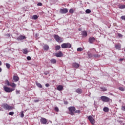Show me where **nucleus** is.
Masks as SVG:
<instances>
[{
    "instance_id": "obj_1",
    "label": "nucleus",
    "mask_w": 125,
    "mask_h": 125,
    "mask_svg": "<svg viewBox=\"0 0 125 125\" xmlns=\"http://www.w3.org/2000/svg\"><path fill=\"white\" fill-rule=\"evenodd\" d=\"M54 38L58 42H63L64 39L60 37L58 35H54Z\"/></svg>"
},
{
    "instance_id": "obj_2",
    "label": "nucleus",
    "mask_w": 125,
    "mask_h": 125,
    "mask_svg": "<svg viewBox=\"0 0 125 125\" xmlns=\"http://www.w3.org/2000/svg\"><path fill=\"white\" fill-rule=\"evenodd\" d=\"M1 106L5 110H8V111L12 110V106L9 105L7 104H2Z\"/></svg>"
},
{
    "instance_id": "obj_3",
    "label": "nucleus",
    "mask_w": 125,
    "mask_h": 125,
    "mask_svg": "<svg viewBox=\"0 0 125 125\" xmlns=\"http://www.w3.org/2000/svg\"><path fill=\"white\" fill-rule=\"evenodd\" d=\"M68 110L70 112V115L71 116H73L75 115V111H76V108L75 106H70L68 107Z\"/></svg>"
},
{
    "instance_id": "obj_4",
    "label": "nucleus",
    "mask_w": 125,
    "mask_h": 125,
    "mask_svg": "<svg viewBox=\"0 0 125 125\" xmlns=\"http://www.w3.org/2000/svg\"><path fill=\"white\" fill-rule=\"evenodd\" d=\"M62 48H71L72 45L70 43H63L61 45Z\"/></svg>"
},
{
    "instance_id": "obj_5",
    "label": "nucleus",
    "mask_w": 125,
    "mask_h": 125,
    "mask_svg": "<svg viewBox=\"0 0 125 125\" xmlns=\"http://www.w3.org/2000/svg\"><path fill=\"white\" fill-rule=\"evenodd\" d=\"M3 89L4 90V91H5V92H7L8 93L12 92L14 90V89L10 88L8 87H7L6 86H3Z\"/></svg>"
},
{
    "instance_id": "obj_6",
    "label": "nucleus",
    "mask_w": 125,
    "mask_h": 125,
    "mask_svg": "<svg viewBox=\"0 0 125 125\" xmlns=\"http://www.w3.org/2000/svg\"><path fill=\"white\" fill-rule=\"evenodd\" d=\"M101 99L103 102H109L110 101V98L105 96H101Z\"/></svg>"
},
{
    "instance_id": "obj_7",
    "label": "nucleus",
    "mask_w": 125,
    "mask_h": 125,
    "mask_svg": "<svg viewBox=\"0 0 125 125\" xmlns=\"http://www.w3.org/2000/svg\"><path fill=\"white\" fill-rule=\"evenodd\" d=\"M88 119L89 120V122L92 124V125H94L95 124V120L93 119V117L91 116H89L88 117Z\"/></svg>"
},
{
    "instance_id": "obj_8",
    "label": "nucleus",
    "mask_w": 125,
    "mask_h": 125,
    "mask_svg": "<svg viewBox=\"0 0 125 125\" xmlns=\"http://www.w3.org/2000/svg\"><path fill=\"white\" fill-rule=\"evenodd\" d=\"M60 13H62V14H65L68 12V9L67 8L60 9Z\"/></svg>"
},
{
    "instance_id": "obj_9",
    "label": "nucleus",
    "mask_w": 125,
    "mask_h": 125,
    "mask_svg": "<svg viewBox=\"0 0 125 125\" xmlns=\"http://www.w3.org/2000/svg\"><path fill=\"white\" fill-rule=\"evenodd\" d=\"M40 122L43 125H46V124L47 123V120H46V119H45L44 118H41V119L40 120Z\"/></svg>"
},
{
    "instance_id": "obj_10",
    "label": "nucleus",
    "mask_w": 125,
    "mask_h": 125,
    "mask_svg": "<svg viewBox=\"0 0 125 125\" xmlns=\"http://www.w3.org/2000/svg\"><path fill=\"white\" fill-rule=\"evenodd\" d=\"M26 39V37L24 36L21 35L17 38L18 41H23V40Z\"/></svg>"
},
{
    "instance_id": "obj_11",
    "label": "nucleus",
    "mask_w": 125,
    "mask_h": 125,
    "mask_svg": "<svg viewBox=\"0 0 125 125\" xmlns=\"http://www.w3.org/2000/svg\"><path fill=\"white\" fill-rule=\"evenodd\" d=\"M95 42V38L94 37H90L89 38V43H93Z\"/></svg>"
},
{
    "instance_id": "obj_12",
    "label": "nucleus",
    "mask_w": 125,
    "mask_h": 125,
    "mask_svg": "<svg viewBox=\"0 0 125 125\" xmlns=\"http://www.w3.org/2000/svg\"><path fill=\"white\" fill-rule=\"evenodd\" d=\"M56 57H62L63 56V54L62 51H59L58 53L55 54Z\"/></svg>"
},
{
    "instance_id": "obj_13",
    "label": "nucleus",
    "mask_w": 125,
    "mask_h": 125,
    "mask_svg": "<svg viewBox=\"0 0 125 125\" xmlns=\"http://www.w3.org/2000/svg\"><path fill=\"white\" fill-rule=\"evenodd\" d=\"M63 89H64V87L62 85H59L57 87V90H59V91H61Z\"/></svg>"
},
{
    "instance_id": "obj_14",
    "label": "nucleus",
    "mask_w": 125,
    "mask_h": 125,
    "mask_svg": "<svg viewBox=\"0 0 125 125\" xmlns=\"http://www.w3.org/2000/svg\"><path fill=\"white\" fill-rule=\"evenodd\" d=\"M75 92L78 94H82L83 93V90L81 88H78L75 90Z\"/></svg>"
},
{
    "instance_id": "obj_15",
    "label": "nucleus",
    "mask_w": 125,
    "mask_h": 125,
    "mask_svg": "<svg viewBox=\"0 0 125 125\" xmlns=\"http://www.w3.org/2000/svg\"><path fill=\"white\" fill-rule=\"evenodd\" d=\"M72 66L74 68H79L80 67V64L77 62H74L72 64Z\"/></svg>"
},
{
    "instance_id": "obj_16",
    "label": "nucleus",
    "mask_w": 125,
    "mask_h": 125,
    "mask_svg": "<svg viewBox=\"0 0 125 125\" xmlns=\"http://www.w3.org/2000/svg\"><path fill=\"white\" fill-rule=\"evenodd\" d=\"M13 79L15 82H18L19 81V77L17 76H14Z\"/></svg>"
},
{
    "instance_id": "obj_17",
    "label": "nucleus",
    "mask_w": 125,
    "mask_h": 125,
    "mask_svg": "<svg viewBox=\"0 0 125 125\" xmlns=\"http://www.w3.org/2000/svg\"><path fill=\"white\" fill-rule=\"evenodd\" d=\"M115 48L116 49H118L119 50H120V49H121V44L119 43L118 44L115 45Z\"/></svg>"
},
{
    "instance_id": "obj_18",
    "label": "nucleus",
    "mask_w": 125,
    "mask_h": 125,
    "mask_svg": "<svg viewBox=\"0 0 125 125\" xmlns=\"http://www.w3.org/2000/svg\"><path fill=\"white\" fill-rule=\"evenodd\" d=\"M82 35L83 37H87V32L86 31H82Z\"/></svg>"
},
{
    "instance_id": "obj_19",
    "label": "nucleus",
    "mask_w": 125,
    "mask_h": 125,
    "mask_svg": "<svg viewBox=\"0 0 125 125\" xmlns=\"http://www.w3.org/2000/svg\"><path fill=\"white\" fill-rule=\"evenodd\" d=\"M43 49L44 50H48L49 49V46L47 44H45L43 46Z\"/></svg>"
},
{
    "instance_id": "obj_20",
    "label": "nucleus",
    "mask_w": 125,
    "mask_h": 125,
    "mask_svg": "<svg viewBox=\"0 0 125 125\" xmlns=\"http://www.w3.org/2000/svg\"><path fill=\"white\" fill-rule=\"evenodd\" d=\"M103 110H104V112H105V113L109 112V108H108L107 107H104Z\"/></svg>"
},
{
    "instance_id": "obj_21",
    "label": "nucleus",
    "mask_w": 125,
    "mask_h": 125,
    "mask_svg": "<svg viewBox=\"0 0 125 125\" xmlns=\"http://www.w3.org/2000/svg\"><path fill=\"white\" fill-rule=\"evenodd\" d=\"M32 19H33V20H37L38 19V16L34 15L32 17Z\"/></svg>"
},
{
    "instance_id": "obj_22",
    "label": "nucleus",
    "mask_w": 125,
    "mask_h": 125,
    "mask_svg": "<svg viewBox=\"0 0 125 125\" xmlns=\"http://www.w3.org/2000/svg\"><path fill=\"white\" fill-rule=\"evenodd\" d=\"M87 55L89 58H92L93 57V54H91V53H88Z\"/></svg>"
},
{
    "instance_id": "obj_23",
    "label": "nucleus",
    "mask_w": 125,
    "mask_h": 125,
    "mask_svg": "<svg viewBox=\"0 0 125 125\" xmlns=\"http://www.w3.org/2000/svg\"><path fill=\"white\" fill-rule=\"evenodd\" d=\"M51 61V63H52V64H55V63H56V60L54 59H52L50 60Z\"/></svg>"
},
{
    "instance_id": "obj_24",
    "label": "nucleus",
    "mask_w": 125,
    "mask_h": 125,
    "mask_svg": "<svg viewBox=\"0 0 125 125\" xmlns=\"http://www.w3.org/2000/svg\"><path fill=\"white\" fill-rule=\"evenodd\" d=\"M119 8L120 9H124L125 8V5H120Z\"/></svg>"
},
{
    "instance_id": "obj_25",
    "label": "nucleus",
    "mask_w": 125,
    "mask_h": 125,
    "mask_svg": "<svg viewBox=\"0 0 125 125\" xmlns=\"http://www.w3.org/2000/svg\"><path fill=\"white\" fill-rule=\"evenodd\" d=\"M36 85L38 87H40V88H42V84L39 83H36Z\"/></svg>"
},
{
    "instance_id": "obj_26",
    "label": "nucleus",
    "mask_w": 125,
    "mask_h": 125,
    "mask_svg": "<svg viewBox=\"0 0 125 125\" xmlns=\"http://www.w3.org/2000/svg\"><path fill=\"white\" fill-rule=\"evenodd\" d=\"M55 50L57 51V50H59V49L61 48V47L60 46V45H57L55 46Z\"/></svg>"
},
{
    "instance_id": "obj_27",
    "label": "nucleus",
    "mask_w": 125,
    "mask_h": 125,
    "mask_svg": "<svg viewBox=\"0 0 125 125\" xmlns=\"http://www.w3.org/2000/svg\"><path fill=\"white\" fill-rule=\"evenodd\" d=\"M23 54H27L28 53V50L27 49H24L22 50Z\"/></svg>"
},
{
    "instance_id": "obj_28",
    "label": "nucleus",
    "mask_w": 125,
    "mask_h": 125,
    "mask_svg": "<svg viewBox=\"0 0 125 125\" xmlns=\"http://www.w3.org/2000/svg\"><path fill=\"white\" fill-rule=\"evenodd\" d=\"M10 86H11V87H16V84L14 83H11L10 84Z\"/></svg>"
},
{
    "instance_id": "obj_29",
    "label": "nucleus",
    "mask_w": 125,
    "mask_h": 125,
    "mask_svg": "<svg viewBox=\"0 0 125 125\" xmlns=\"http://www.w3.org/2000/svg\"><path fill=\"white\" fill-rule=\"evenodd\" d=\"M93 57H95V58H97L98 57H100V55L98 54H93Z\"/></svg>"
},
{
    "instance_id": "obj_30",
    "label": "nucleus",
    "mask_w": 125,
    "mask_h": 125,
    "mask_svg": "<svg viewBox=\"0 0 125 125\" xmlns=\"http://www.w3.org/2000/svg\"><path fill=\"white\" fill-rule=\"evenodd\" d=\"M101 89L102 91H107V89L104 87H101Z\"/></svg>"
},
{
    "instance_id": "obj_31",
    "label": "nucleus",
    "mask_w": 125,
    "mask_h": 125,
    "mask_svg": "<svg viewBox=\"0 0 125 125\" xmlns=\"http://www.w3.org/2000/svg\"><path fill=\"white\" fill-rule=\"evenodd\" d=\"M24 111L21 112V118H24Z\"/></svg>"
},
{
    "instance_id": "obj_32",
    "label": "nucleus",
    "mask_w": 125,
    "mask_h": 125,
    "mask_svg": "<svg viewBox=\"0 0 125 125\" xmlns=\"http://www.w3.org/2000/svg\"><path fill=\"white\" fill-rule=\"evenodd\" d=\"M83 48H82V47L77 48V51L81 52V51H83Z\"/></svg>"
},
{
    "instance_id": "obj_33",
    "label": "nucleus",
    "mask_w": 125,
    "mask_h": 125,
    "mask_svg": "<svg viewBox=\"0 0 125 125\" xmlns=\"http://www.w3.org/2000/svg\"><path fill=\"white\" fill-rule=\"evenodd\" d=\"M6 68H7V69H9V68H10V64L8 63H6Z\"/></svg>"
},
{
    "instance_id": "obj_34",
    "label": "nucleus",
    "mask_w": 125,
    "mask_h": 125,
    "mask_svg": "<svg viewBox=\"0 0 125 125\" xmlns=\"http://www.w3.org/2000/svg\"><path fill=\"white\" fill-rule=\"evenodd\" d=\"M119 90H121V91H125V88L123 87H120L119 88Z\"/></svg>"
},
{
    "instance_id": "obj_35",
    "label": "nucleus",
    "mask_w": 125,
    "mask_h": 125,
    "mask_svg": "<svg viewBox=\"0 0 125 125\" xmlns=\"http://www.w3.org/2000/svg\"><path fill=\"white\" fill-rule=\"evenodd\" d=\"M85 12L87 14H89L90 13V12H91V11L90 9H88L86 10Z\"/></svg>"
},
{
    "instance_id": "obj_36",
    "label": "nucleus",
    "mask_w": 125,
    "mask_h": 125,
    "mask_svg": "<svg viewBox=\"0 0 125 125\" xmlns=\"http://www.w3.org/2000/svg\"><path fill=\"white\" fill-rule=\"evenodd\" d=\"M54 110L56 112H59V108L57 106L55 107Z\"/></svg>"
},
{
    "instance_id": "obj_37",
    "label": "nucleus",
    "mask_w": 125,
    "mask_h": 125,
    "mask_svg": "<svg viewBox=\"0 0 125 125\" xmlns=\"http://www.w3.org/2000/svg\"><path fill=\"white\" fill-rule=\"evenodd\" d=\"M69 13L72 14L74 13V10L73 9H70L69 10Z\"/></svg>"
},
{
    "instance_id": "obj_38",
    "label": "nucleus",
    "mask_w": 125,
    "mask_h": 125,
    "mask_svg": "<svg viewBox=\"0 0 125 125\" xmlns=\"http://www.w3.org/2000/svg\"><path fill=\"white\" fill-rule=\"evenodd\" d=\"M9 115H10V116H13V115H14V112H10L9 113Z\"/></svg>"
},
{
    "instance_id": "obj_39",
    "label": "nucleus",
    "mask_w": 125,
    "mask_h": 125,
    "mask_svg": "<svg viewBox=\"0 0 125 125\" xmlns=\"http://www.w3.org/2000/svg\"><path fill=\"white\" fill-rule=\"evenodd\" d=\"M74 113H77V114H80L81 113V110H77L74 112Z\"/></svg>"
},
{
    "instance_id": "obj_40",
    "label": "nucleus",
    "mask_w": 125,
    "mask_h": 125,
    "mask_svg": "<svg viewBox=\"0 0 125 125\" xmlns=\"http://www.w3.org/2000/svg\"><path fill=\"white\" fill-rule=\"evenodd\" d=\"M37 5L38 6H42V3L41 2H39L38 4H37Z\"/></svg>"
},
{
    "instance_id": "obj_41",
    "label": "nucleus",
    "mask_w": 125,
    "mask_h": 125,
    "mask_svg": "<svg viewBox=\"0 0 125 125\" xmlns=\"http://www.w3.org/2000/svg\"><path fill=\"white\" fill-rule=\"evenodd\" d=\"M6 83L7 85H8V86L10 85L11 83H9V82L8 80L6 81Z\"/></svg>"
},
{
    "instance_id": "obj_42",
    "label": "nucleus",
    "mask_w": 125,
    "mask_h": 125,
    "mask_svg": "<svg viewBox=\"0 0 125 125\" xmlns=\"http://www.w3.org/2000/svg\"><path fill=\"white\" fill-rule=\"evenodd\" d=\"M118 37H119V38H123V35H122L121 34L118 33Z\"/></svg>"
},
{
    "instance_id": "obj_43",
    "label": "nucleus",
    "mask_w": 125,
    "mask_h": 125,
    "mask_svg": "<svg viewBox=\"0 0 125 125\" xmlns=\"http://www.w3.org/2000/svg\"><path fill=\"white\" fill-rule=\"evenodd\" d=\"M27 60H28L29 61H30V60H31V59H32V58H31V57L28 56V57H27Z\"/></svg>"
},
{
    "instance_id": "obj_44",
    "label": "nucleus",
    "mask_w": 125,
    "mask_h": 125,
    "mask_svg": "<svg viewBox=\"0 0 125 125\" xmlns=\"http://www.w3.org/2000/svg\"><path fill=\"white\" fill-rule=\"evenodd\" d=\"M121 19H122V20H125V16H122V17H121Z\"/></svg>"
},
{
    "instance_id": "obj_45",
    "label": "nucleus",
    "mask_w": 125,
    "mask_h": 125,
    "mask_svg": "<svg viewBox=\"0 0 125 125\" xmlns=\"http://www.w3.org/2000/svg\"><path fill=\"white\" fill-rule=\"evenodd\" d=\"M16 94H20V90H17L16 91Z\"/></svg>"
},
{
    "instance_id": "obj_46",
    "label": "nucleus",
    "mask_w": 125,
    "mask_h": 125,
    "mask_svg": "<svg viewBox=\"0 0 125 125\" xmlns=\"http://www.w3.org/2000/svg\"><path fill=\"white\" fill-rule=\"evenodd\" d=\"M122 110H123V111H125V106H122Z\"/></svg>"
},
{
    "instance_id": "obj_47",
    "label": "nucleus",
    "mask_w": 125,
    "mask_h": 125,
    "mask_svg": "<svg viewBox=\"0 0 125 125\" xmlns=\"http://www.w3.org/2000/svg\"><path fill=\"white\" fill-rule=\"evenodd\" d=\"M64 104L65 105H67V104H68V103L67 101H65V102H64Z\"/></svg>"
},
{
    "instance_id": "obj_48",
    "label": "nucleus",
    "mask_w": 125,
    "mask_h": 125,
    "mask_svg": "<svg viewBox=\"0 0 125 125\" xmlns=\"http://www.w3.org/2000/svg\"><path fill=\"white\" fill-rule=\"evenodd\" d=\"M49 84H48V83H46L45 84V86H46V87H48L49 86Z\"/></svg>"
},
{
    "instance_id": "obj_49",
    "label": "nucleus",
    "mask_w": 125,
    "mask_h": 125,
    "mask_svg": "<svg viewBox=\"0 0 125 125\" xmlns=\"http://www.w3.org/2000/svg\"><path fill=\"white\" fill-rule=\"evenodd\" d=\"M34 102H35V103H37V102H39V100H34Z\"/></svg>"
},
{
    "instance_id": "obj_50",
    "label": "nucleus",
    "mask_w": 125,
    "mask_h": 125,
    "mask_svg": "<svg viewBox=\"0 0 125 125\" xmlns=\"http://www.w3.org/2000/svg\"><path fill=\"white\" fill-rule=\"evenodd\" d=\"M6 36H7V37H8V38H9V37H10V34H6Z\"/></svg>"
},
{
    "instance_id": "obj_51",
    "label": "nucleus",
    "mask_w": 125,
    "mask_h": 125,
    "mask_svg": "<svg viewBox=\"0 0 125 125\" xmlns=\"http://www.w3.org/2000/svg\"><path fill=\"white\" fill-rule=\"evenodd\" d=\"M2 71V69L0 67V73H1V71Z\"/></svg>"
},
{
    "instance_id": "obj_52",
    "label": "nucleus",
    "mask_w": 125,
    "mask_h": 125,
    "mask_svg": "<svg viewBox=\"0 0 125 125\" xmlns=\"http://www.w3.org/2000/svg\"><path fill=\"white\" fill-rule=\"evenodd\" d=\"M2 63L1 62V61H0V66H1Z\"/></svg>"
},
{
    "instance_id": "obj_53",
    "label": "nucleus",
    "mask_w": 125,
    "mask_h": 125,
    "mask_svg": "<svg viewBox=\"0 0 125 125\" xmlns=\"http://www.w3.org/2000/svg\"><path fill=\"white\" fill-rule=\"evenodd\" d=\"M123 60H124V59H120V61H123Z\"/></svg>"
},
{
    "instance_id": "obj_54",
    "label": "nucleus",
    "mask_w": 125,
    "mask_h": 125,
    "mask_svg": "<svg viewBox=\"0 0 125 125\" xmlns=\"http://www.w3.org/2000/svg\"><path fill=\"white\" fill-rule=\"evenodd\" d=\"M93 50H94V52H96V50L95 49H93Z\"/></svg>"
},
{
    "instance_id": "obj_55",
    "label": "nucleus",
    "mask_w": 125,
    "mask_h": 125,
    "mask_svg": "<svg viewBox=\"0 0 125 125\" xmlns=\"http://www.w3.org/2000/svg\"><path fill=\"white\" fill-rule=\"evenodd\" d=\"M45 75H47V74H46V73H45Z\"/></svg>"
},
{
    "instance_id": "obj_56",
    "label": "nucleus",
    "mask_w": 125,
    "mask_h": 125,
    "mask_svg": "<svg viewBox=\"0 0 125 125\" xmlns=\"http://www.w3.org/2000/svg\"><path fill=\"white\" fill-rule=\"evenodd\" d=\"M45 75H47V74H46V73H45Z\"/></svg>"
},
{
    "instance_id": "obj_57",
    "label": "nucleus",
    "mask_w": 125,
    "mask_h": 125,
    "mask_svg": "<svg viewBox=\"0 0 125 125\" xmlns=\"http://www.w3.org/2000/svg\"><path fill=\"white\" fill-rule=\"evenodd\" d=\"M79 31H81V29H79Z\"/></svg>"
}]
</instances>
